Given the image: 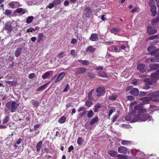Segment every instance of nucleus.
Wrapping results in <instances>:
<instances>
[{
  "mask_svg": "<svg viewBox=\"0 0 159 159\" xmlns=\"http://www.w3.org/2000/svg\"><path fill=\"white\" fill-rule=\"evenodd\" d=\"M133 142L132 141L129 140H123L121 141V144L124 145L129 146L133 144Z\"/></svg>",
  "mask_w": 159,
  "mask_h": 159,
  "instance_id": "19",
  "label": "nucleus"
},
{
  "mask_svg": "<svg viewBox=\"0 0 159 159\" xmlns=\"http://www.w3.org/2000/svg\"><path fill=\"white\" fill-rule=\"evenodd\" d=\"M66 118L65 116H62L58 120V122L60 124L64 123L66 121Z\"/></svg>",
  "mask_w": 159,
  "mask_h": 159,
  "instance_id": "31",
  "label": "nucleus"
},
{
  "mask_svg": "<svg viewBox=\"0 0 159 159\" xmlns=\"http://www.w3.org/2000/svg\"><path fill=\"white\" fill-rule=\"evenodd\" d=\"M93 104L91 100L87 101L85 103V105L88 107H89Z\"/></svg>",
  "mask_w": 159,
  "mask_h": 159,
  "instance_id": "43",
  "label": "nucleus"
},
{
  "mask_svg": "<svg viewBox=\"0 0 159 159\" xmlns=\"http://www.w3.org/2000/svg\"><path fill=\"white\" fill-rule=\"evenodd\" d=\"M83 142L82 138L81 137L79 138L77 140V143L79 145H81Z\"/></svg>",
  "mask_w": 159,
  "mask_h": 159,
  "instance_id": "49",
  "label": "nucleus"
},
{
  "mask_svg": "<svg viewBox=\"0 0 159 159\" xmlns=\"http://www.w3.org/2000/svg\"><path fill=\"white\" fill-rule=\"evenodd\" d=\"M64 54L63 52L60 53L57 55V57L60 58H61L63 57Z\"/></svg>",
  "mask_w": 159,
  "mask_h": 159,
  "instance_id": "61",
  "label": "nucleus"
},
{
  "mask_svg": "<svg viewBox=\"0 0 159 159\" xmlns=\"http://www.w3.org/2000/svg\"><path fill=\"white\" fill-rule=\"evenodd\" d=\"M23 8H18L16 9L15 11L17 13H19L21 12L22 11Z\"/></svg>",
  "mask_w": 159,
  "mask_h": 159,
  "instance_id": "55",
  "label": "nucleus"
},
{
  "mask_svg": "<svg viewBox=\"0 0 159 159\" xmlns=\"http://www.w3.org/2000/svg\"><path fill=\"white\" fill-rule=\"evenodd\" d=\"M118 118V116L117 115H115V116H114L113 117H112V121L113 122H115L116 120Z\"/></svg>",
  "mask_w": 159,
  "mask_h": 159,
  "instance_id": "59",
  "label": "nucleus"
},
{
  "mask_svg": "<svg viewBox=\"0 0 159 159\" xmlns=\"http://www.w3.org/2000/svg\"><path fill=\"white\" fill-rule=\"evenodd\" d=\"M35 76V74L33 73L30 74L29 75L28 77L30 79H32L34 78Z\"/></svg>",
  "mask_w": 159,
  "mask_h": 159,
  "instance_id": "56",
  "label": "nucleus"
},
{
  "mask_svg": "<svg viewBox=\"0 0 159 159\" xmlns=\"http://www.w3.org/2000/svg\"><path fill=\"white\" fill-rule=\"evenodd\" d=\"M77 43V41L75 39H73L71 42V43L73 44H75Z\"/></svg>",
  "mask_w": 159,
  "mask_h": 159,
  "instance_id": "58",
  "label": "nucleus"
},
{
  "mask_svg": "<svg viewBox=\"0 0 159 159\" xmlns=\"http://www.w3.org/2000/svg\"><path fill=\"white\" fill-rule=\"evenodd\" d=\"M94 91V89H92L91 90L89 93L88 94V98L89 100H91L93 99V98L92 96V93Z\"/></svg>",
  "mask_w": 159,
  "mask_h": 159,
  "instance_id": "33",
  "label": "nucleus"
},
{
  "mask_svg": "<svg viewBox=\"0 0 159 159\" xmlns=\"http://www.w3.org/2000/svg\"><path fill=\"white\" fill-rule=\"evenodd\" d=\"M95 50V48L93 46H89L87 49V51L89 52L90 53H93Z\"/></svg>",
  "mask_w": 159,
  "mask_h": 159,
  "instance_id": "23",
  "label": "nucleus"
},
{
  "mask_svg": "<svg viewBox=\"0 0 159 159\" xmlns=\"http://www.w3.org/2000/svg\"><path fill=\"white\" fill-rule=\"evenodd\" d=\"M86 69L84 67H79L76 70L75 74L77 75L83 74L85 72Z\"/></svg>",
  "mask_w": 159,
  "mask_h": 159,
  "instance_id": "9",
  "label": "nucleus"
},
{
  "mask_svg": "<svg viewBox=\"0 0 159 159\" xmlns=\"http://www.w3.org/2000/svg\"><path fill=\"white\" fill-rule=\"evenodd\" d=\"M159 22V17H158L154 19L151 22L152 24L154 25L155 24Z\"/></svg>",
  "mask_w": 159,
  "mask_h": 159,
  "instance_id": "45",
  "label": "nucleus"
},
{
  "mask_svg": "<svg viewBox=\"0 0 159 159\" xmlns=\"http://www.w3.org/2000/svg\"><path fill=\"white\" fill-rule=\"evenodd\" d=\"M70 54L72 56L75 57L77 56V54L75 50H71L70 51Z\"/></svg>",
  "mask_w": 159,
  "mask_h": 159,
  "instance_id": "46",
  "label": "nucleus"
},
{
  "mask_svg": "<svg viewBox=\"0 0 159 159\" xmlns=\"http://www.w3.org/2000/svg\"><path fill=\"white\" fill-rule=\"evenodd\" d=\"M108 153L111 157H115L117 154V152L114 150H111L108 151Z\"/></svg>",
  "mask_w": 159,
  "mask_h": 159,
  "instance_id": "20",
  "label": "nucleus"
},
{
  "mask_svg": "<svg viewBox=\"0 0 159 159\" xmlns=\"http://www.w3.org/2000/svg\"><path fill=\"white\" fill-rule=\"evenodd\" d=\"M159 70L157 72L153 73L151 75V78L153 81H156L159 79Z\"/></svg>",
  "mask_w": 159,
  "mask_h": 159,
  "instance_id": "3",
  "label": "nucleus"
},
{
  "mask_svg": "<svg viewBox=\"0 0 159 159\" xmlns=\"http://www.w3.org/2000/svg\"><path fill=\"white\" fill-rule=\"evenodd\" d=\"M98 75L103 77H108V75L104 72L100 71L98 73Z\"/></svg>",
  "mask_w": 159,
  "mask_h": 159,
  "instance_id": "26",
  "label": "nucleus"
},
{
  "mask_svg": "<svg viewBox=\"0 0 159 159\" xmlns=\"http://www.w3.org/2000/svg\"><path fill=\"white\" fill-rule=\"evenodd\" d=\"M66 73L64 72H62L60 73L59 75L57 76L55 82L57 83L60 81L62 80L64 77L65 76Z\"/></svg>",
  "mask_w": 159,
  "mask_h": 159,
  "instance_id": "10",
  "label": "nucleus"
},
{
  "mask_svg": "<svg viewBox=\"0 0 159 159\" xmlns=\"http://www.w3.org/2000/svg\"><path fill=\"white\" fill-rule=\"evenodd\" d=\"M48 84V83H47L43 85L40 86L37 89V91H42L44 90V89H46L47 87V86Z\"/></svg>",
  "mask_w": 159,
  "mask_h": 159,
  "instance_id": "22",
  "label": "nucleus"
},
{
  "mask_svg": "<svg viewBox=\"0 0 159 159\" xmlns=\"http://www.w3.org/2000/svg\"><path fill=\"white\" fill-rule=\"evenodd\" d=\"M154 1L153 0H150L148 2V4L151 7L152 5H154Z\"/></svg>",
  "mask_w": 159,
  "mask_h": 159,
  "instance_id": "52",
  "label": "nucleus"
},
{
  "mask_svg": "<svg viewBox=\"0 0 159 159\" xmlns=\"http://www.w3.org/2000/svg\"><path fill=\"white\" fill-rule=\"evenodd\" d=\"M43 34L42 33H40L38 34L37 42H39L41 41L43 37Z\"/></svg>",
  "mask_w": 159,
  "mask_h": 159,
  "instance_id": "32",
  "label": "nucleus"
},
{
  "mask_svg": "<svg viewBox=\"0 0 159 159\" xmlns=\"http://www.w3.org/2000/svg\"><path fill=\"white\" fill-rule=\"evenodd\" d=\"M140 100L142 102L141 104L142 105L148 104L149 103L150 101L149 98L147 97L141 98Z\"/></svg>",
  "mask_w": 159,
  "mask_h": 159,
  "instance_id": "12",
  "label": "nucleus"
},
{
  "mask_svg": "<svg viewBox=\"0 0 159 159\" xmlns=\"http://www.w3.org/2000/svg\"><path fill=\"white\" fill-rule=\"evenodd\" d=\"M101 107V105L99 103L97 104L93 108L94 111L95 112H96L98 111V109L100 108Z\"/></svg>",
  "mask_w": 159,
  "mask_h": 159,
  "instance_id": "36",
  "label": "nucleus"
},
{
  "mask_svg": "<svg viewBox=\"0 0 159 159\" xmlns=\"http://www.w3.org/2000/svg\"><path fill=\"white\" fill-rule=\"evenodd\" d=\"M54 5L53 3H50L49 5L48 6V7L49 9H51L53 7Z\"/></svg>",
  "mask_w": 159,
  "mask_h": 159,
  "instance_id": "63",
  "label": "nucleus"
},
{
  "mask_svg": "<svg viewBox=\"0 0 159 159\" xmlns=\"http://www.w3.org/2000/svg\"><path fill=\"white\" fill-rule=\"evenodd\" d=\"M34 19V17L33 16H29L26 18V23L28 24H30L32 22Z\"/></svg>",
  "mask_w": 159,
  "mask_h": 159,
  "instance_id": "25",
  "label": "nucleus"
},
{
  "mask_svg": "<svg viewBox=\"0 0 159 159\" xmlns=\"http://www.w3.org/2000/svg\"><path fill=\"white\" fill-rule=\"evenodd\" d=\"M8 5L11 8H16L21 6V5L16 2H11L8 3Z\"/></svg>",
  "mask_w": 159,
  "mask_h": 159,
  "instance_id": "5",
  "label": "nucleus"
},
{
  "mask_svg": "<svg viewBox=\"0 0 159 159\" xmlns=\"http://www.w3.org/2000/svg\"><path fill=\"white\" fill-rule=\"evenodd\" d=\"M89 39L93 41H96L98 39V35L97 34H92Z\"/></svg>",
  "mask_w": 159,
  "mask_h": 159,
  "instance_id": "13",
  "label": "nucleus"
},
{
  "mask_svg": "<svg viewBox=\"0 0 159 159\" xmlns=\"http://www.w3.org/2000/svg\"><path fill=\"white\" fill-rule=\"evenodd\" d=\"M112 49L113 51L116 52H120V51H119V49L115 46H113L112 47Z\"/></svg>",
  "mask_w": 159,
  "mask_h": 159,
  "instance_id": "50",
  "label": "nucleus"
},
{
  "mask_svg": "<svg viewBox=\"0 0 159 159\" xmlns=\"http://www.w3.org/2000/svg\"><path fill=\"white\" fill-rule=\"evenodd\" d=\"M127 99L130 101H132L134 99V97L132 96H129L127 97Z\"/></svg>",
  "mask_w": 159,
  "mask_h": 159,
  "instance_id": "57",
  "label": "nucleus"
},
{
  "mask_svg": "<svg viewBox=\"0 0 159 159\" xmlns=\"http://www.w3.org/2000/svg\"><path fill=\"white\" fill-rule=\"evenodd\" d=\"M147 50L148 52H150L152 55L157 54L156 52L157 51V49H155V47L154 46H151L149 47Z\"/></svg>",
  "mask_w": 159,
  "mask_h": 159,
  "instance_id": "7",
  "label": "nucleus"
},
{
  "mask_svg": "<svg viewBox=\"0 0 159 159\" xmlns=\"http://www.w3.org/2000/svg\"><path fill=\"white\" fill-rule=\"evenodd\" d=\"M61 0H54L53 2V3L55 5H57L60 4L61 2Z\"/></svg>",
  "mask_w": 159,
  "mask_h": 159,
  "instance_id": "47",
  "label": "nucleus"
},
{
  "mask_svg": "<svg viewBox=\"0 0 159 159\" xmlns=\"http://www.w3.org/2000/svg\"><path fill=\"white\" fill-rule=\"evenodd\" d=\"M113 112V110L112 109H111L109 111V119H110V117L112 114Z\"/></svg>",
  "mask_w": 159,
  "mask_h": 159,
  "instance_id": "62",
  "label": "nucleus"
},
{
  "mask_svg": "<svg viewBox=\"0 0 159 159\" xmlns=\"http://www.w3.org/2000/svg\"><path fill=\"white\" fill-rule=\"evenodd\" d=\"M157 30L156 29H152L151 26L148 27L147 32L150 35L153 34L157 33Z\"/></svg>",
  "mask_w": 159,
  "mask_h": 159,
  "instance_id": "8",
  "label": "nucleus"
},
{
  "mask_svg": "<svg viewBox=\"0 0 159 159\" xmlns=\"http://www.w3.org/2000/svg\"><path fill=\"white\" fill-rule=\"evenodd\" d=\"M31 102L34 107H37L39 105V102L33 99L31 100Z\"/></svg>",
  "mask_w": 159,
  "mask_h": 159,
  "instance_id": "35",
  "label": "nucleus"
},
{
  "mask_svg": "<svg viewBox=\"0 0 159 159\" xmlns=\"http://www.w3.org/2000/svg\"><path fill=\"white\" fill-rule=\"evenodd\" d=\"M6 83H7L9 86H12L15 85V83H14L13 81H6Z\"/></svg>",
  "mask_w": 159,
  "mask_h": 159,
  "instance_id": "48",
  "label": "nucleus"
},
{
  "mask_svg": "<svg viewBox=\"0 0 159 159\" xmlns=\"http://www.w3.org/2000/svg\"><path fill=\"white\" fill-rule=\"evenodd\" d=\"M117 98V96L116 94H112L109 97V99L111 101L115 100Z\"/></svg>",
  "mask_w": 159,
  "mask_h": 159,
  "instance_id": "38",
  "label": "nucleus"
},
{
  "mask_svg": "<svg viewBox=\"0 0 159 159\" xmlns=\"http://www.w3.org/2000/svg\"><path fill=\"white\" fill-rule=\"evenodd\" d=\"M52 72V71H48L45 72L44 74L42 76V78L43 79H46L50 75V73Z\"/></svg>",
  "mask_w": 159,
  "mask_h": 159,
  "instance_id": "28",
  "label": "nucleus"
},
{
  "mask_svg": "<svg viewBox=\"0 0 159 159\" xmlns=\"http://www.w3.org/2000/svg\"><path fill=\"white\" fill-rule=\"evenodd\" d=\"M93 112L92 109L90 110L88 113L87 117L88 118H91L93 115Z\"/></svg>",
  "mask_w": 159,
  "mask_h": 159,
  "instance_id": "40",
  "label": "nucleus"
},
{
  "mask_svg": "<svg viewBox=\"0 0 159 159\" xmlns=\"http://www.w3.org/2000/svg\"><path fill=\"white\" fill-rule=\"evenodd\" d=\"M39 127V124H36L34 126V129L35 131L37 130Z\"/></svg>",
  "mask_w": 159,
  "mask_h": 159,
  "instance_id": "64",
  "label": "nucleus"
},
{
  "mask_svg": "<svg viewBox=\"0 0 159 159\" xmlns=\"http://www.w3.org/2000/svg\"><path fill=\"white\" fill-rule=\"evenodd\" d=\"M85 110H86L85 108V107H80L78 110V111L79 112H80L81 111H83Z\"/></svg>",
  "mask_w": 159,
  "mask_h": 159,
  "instance_id": "60",
  "label": "nucleus"
},
{
  "mask_svg": "<svg viewBox=\"0 0 159 159\" xmlns=\"http://www.w3.org/2000/svg\"><path fill=\"white\" fill-rule=\"evenodd\" d=\"M43 143V142L42 141H40L37 144L36 151L37 152L39 151L40 150Z\"/></svg>",
  "mask_w": 159,
  "mask_h": 159,
  "instance_id": "27",
  "label": "nucleus"
},
{
  "mask_svg": "<svg viewBox=\"0 0 159 159\" xmlns=\"http://www.w3.org/2000/svg\"><path fill=\"white\" fill-rule=\"evenodd\" d=\"M148 95L152 98H159V91H157L154 92L150 93Z\"/></svg>",
  "mask_w": 159,
  "mask_h": 159,
  "instance_id": "15",
  "label": "nucleus"
},
{
  "mask_svg": "<svg viewBox=\"0 0 159 159\" xmlns=\"http://www.w3.org/2000/svg\"><path fill=\"white\" fill-rule=\"evenodd\" d=\"M9 120V118L8 116H6L5 118L3 119L2 122L3 123H7Z\"/></svg>",
  "mask_w": 159,
  "mask_h": 159,
  "instance_id": "53",
  "label": "nucleus"
},
{
  "mask_svg": "<svg viewBox=\"0 0 159 159\" xmlns=\"http://www.w3.org/2000/svg\"><path fill=\"white\" fill-rule=\"evenodd\" d=\"M157 7L155 5H152L151 7V11L152 12V16H154L157 13Z\"/></svg>",
  "mask_w": 159,
  "mask_h": 159,
  "instance_id": "18",
  "label": "nucleus"
},
{
  "mask_svg": "<svg viewBox=\"0 0 159 159\" xmlns=\"http://www.w3.org/2000/svg\"><path fill=\"white\" fill-rule=\"evenodd\" d=\"M117 159H127L125 156L122 154H118L117 155Z\"/></svg>",
  "mask_w": 159,
  "mask_h": 159,
  "instance_id": "41",
  "label": "nucleus"
},
{
  "mask_svg": "<svg viewBox=\"0 0 159 159\" xmlns=\"http://www.w3.org/2000/svg\"><path fill=\"white\" fill-rule=\"evenodd\" d=\"M149 67L152 70H155L159 68V65L158 64H151L149 65Z\"/></svg>",
  "mask_w": 159,
  "mask_h": 159,
  "instance_id": "21",
  "label": "nucleus"
},
{
  "mask_svg": "<svg viewBox=\"0 0 159 159\" xmlns=\"http://www.w3.org/2000/svg\"><path fill=\"white\" fill-rule=\"evenodd\" d=\"M96 91L97 93V96L98 97L104 94L105 92V88L103 87H100L97 88L96 90Z\"/></svg>",
  "mask_w": 159,
  "mask_h": 159,
  "instance_id": "4",
  "label": "nucleus"
},
{
  "mask_svg": "<svg viewBox=\"0 0 159 159\" xmlns=\"http://www.w3.org/2000/svg\"><path fill=\"white\" fill-rule=\"evenodd\" d=\"M141 152H140V151L139 150H132L131 151V153L134 155V156H136V154H138V153H139V154H141Z\"/></svg>",
  "mask_w": 159,
  "mask_h": 159,
  "instance_id": "39",
  "label": "nucleus"
},
{
  "mask_svg": "<svg viewBox=\"0 0 159 159\" xmlns=\"http://www.w3.org/2000/svg\"><path fill=\"white\" fill-rule=\"evenodd\" d=\"M19 105L18 104L13 101L8 102L6 104V107L9 110H11L12 112L16 111Z\"/></svg>",
  "mask_w": 159,
  "mask_h": 159,
  "instance_id": "2",
  "label": "nucleus"
},
{
  "mask_svg": "<svg viewBox=\"0 0 159 159\" xmlns=\"http://www.w3.org/2000/svg\"><path fill=\"white\" fill-rule=\"evenodd\" d=\"M11 13V10L9 9H6L5 12L4 13L5 15L8 16L10 15Z\"/></svg>",
  "mask_w": 159,
  "mask_h": 159,
  "instance_id": "42",
  "label": "nucleus"
},
{
  "mask_svg": "<svg viewBox=\"0 0 159 159\" xmlns=\"http://www.w3.org/2000/svg\"><path fill=\"white\" fill-rule=\"evenodd\" d=\"M86 110H85L80 112L79 114V115L80 117H82L84 116L86 113Z\"/></svg>",
  "mask_w": 159,
  "mask_h": 159,
  "instance_id": "51",
  "label": "nucleus"
},
{
  "mask_svg": "<svg viewBox=\"0 0 159 159\" xmlns=\"http://www.w3.org/2000/svg\"><path fill=\"white\" fill-rule=\"evenodd\" d=\"M129 92L131 94L134 96H136L139 94V90L137 89L134 88L130 90Z\"/></svg>",
  "mask_w": 159,
  "mask_h": 159,
  "instance_id": "16",
  "label": "nucleus"
},
{
  "mask_svg": "<svg viewBox=\"0 0 159 159\" xmlns=\"http://www.w3.org/2000/svg\"><path fill=\"white\" fill-rule=\"evenodd\" d=\"M78 61L82 64L84 65H88L89 64V62L87 60H79Z\"/></svg>",
  "mask_w": 159,
  "mask_h": 159,
  "instance_id": "30",
  "label": "nucleus"
},
{
  "mask_svg": "<svg viewBox=\"0 0 159 159\" xmlns=\"http://www.w3.org/2000/svg\"><path fill=\"white\" fill-rule=\"evenodd\" d=\"M22 50V48H19L15 51V55L16 57H18L20 54L21 51Z\"/></svg>",
  "mask_w": 159,
  "mask_h": 159,
  "instance_id": "34",
  "label": "nucleus"
},
{
  "mask_svg": "<svg viewBox=\"0 0 159 159\" xmlns=\"http://www.w3.org/2000/svg\"><path fill=\"white\" fill-rule=\"evenodd\" d=\"M157 38H159V34H156L151 36L150 37L148 38V40H153Z\"/></svg>",
  "mask_w": 159,
  "mask_h": 159,
  "instance_id": "37",
  "label": "nucleus"
},
{
  "mask_svg": "<svg viewBox=\"0 0 159 159\" xmlns=\"http://www.w3.org/2000/svg\"><path fill=\"white\" fill-rule=\"evenodd\" d=\"M154 55L156 56V57L155 58H152L150 59V60L151 62H154L156 60L159 59V52Z\"/></svg>",
  "mask_w": 159,
  "mask_h": 159,
  "instance_id": "29",
  "label": "nucleus"
},
{
  "mask_svg": "<svg viewBox=\"0 0 159 159\" xmlns=\"http://www.w3.org/2000/svg\"><path fill=\"white\" fill-rule=\"evenodd\" d=\"M145 65L143 64H140L137 66V69L141 72H143L145 70Z\"/></svg>",
  "mask_w": 159,
  "mask_h": 159,
  "instance_id": "11",
  "label": "nucleus"
},
{
  "mask_svg": "<svg viewBox=\"0 0 159 159\" xmlns=\"http://www.w3.org/2000/svg\"><path fill=\"white\" fill-rule=\"evenodd\" d=\"M134 111L129 113L128 115L125 116L126 120L129 121L131 119V122H136L137 121H145L149 119L151 120L150 116L146 113L147 110L146 109L141 108L140 105H138L134 107Z\"/></svg>",
  "mask_w": 159,
  "mask_h": 159,
  "instance_id": "1",
  "label": "nucleus"
},
{
  "mask_svg": "<svg viewBox=\"0 0 159 159\" xmlns=\"http://www.w3.org/2000/svg\"><path fill=\"white\" fill-rule=\"evenodd\" d=\"M5 29L9 31H11L12 30V27L11 26V24L10 22H8L5 24Z\"/></svg>",
  "mask_w": 159,
  "mask_h": 159,
  "instance_id": "17",
  "label": "nucleus"
},
{
  "mask_svg": "<svg viewBox=\"0 0 159 159\" xmlns=\"http://www.w3.org/2000/svg\"><path fill=\"white\" fill-rule=\"evenodd\" d=\"M118 151L120 153L126 154L127 152V149L124 147L121 146L118 148Z\"/></svg>",
  "mask_w": 159,
  "mask_h": 159,
  "instance_id": "14",
  "label": "nucleus"
},
{
  "mask_svg": "<svg viewBox=\"0 0 159 159\" xmlns=\"http://www.w3.org/2000/svg\"><path fill=\"white\" fill-rule=\"evenodd\" d=\"M111 31L112 33H114V32H118L119 31V29L117 28H111Z\"/></svg>",
  "mask_w": 159,
  "mask_h": 159,
  "instance_id": "44",
  "label": "nucleus"
},
{
  "mask_svg": "<svg viewBox=\"0 0 159 159\" xmlns=\"http://www.w3.org/2000/svg\"><path fill=\"white\" fill-rule=\"evenodd\" d=\"M91 13L92 11L90 7H86L84 9V14L86 17L88 18L90 17L91 15Z\"/></svg>",
  "mask_w": 159,
  "mask_h": 159,
  "instance_id": "6",
  "label": "nucleus"
},
{
  "mask_svg": "<svg viewBox=\"0 0 159 159\" xmlns=\"http://www.w3.org/2000/svg\"><path fill=\"white\" fill-rule=\"evenodd\" d=\"M98 116H96L95 117H94L91 120L90 123V125H93L95 123L98 121Z\"/></svg>",
  "mask_w": 159,
  "mask_h": 159,
  "instance_id": "24",
  "label": "nucleus"
},
{
  "mask_svg": "<svg viewBox=\"0 0 159 159\" xmlns=\"http://www.w3.org/2000/svg\"><path fill=\"white\" fill-rule=\"evenodd\" d=\"M70 89V86L68 84H67L66 87L64 89L63 92H67Z\"/></svg>",
  "mask_w": 159,
  "mask_h": 159,
  "instance_id": "54",
  "label": "nucleus"
}]
</instances>
